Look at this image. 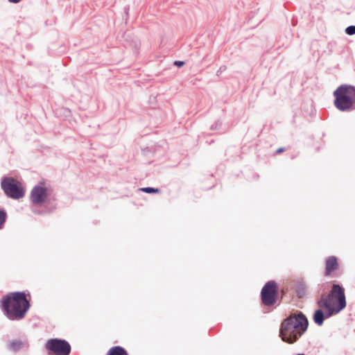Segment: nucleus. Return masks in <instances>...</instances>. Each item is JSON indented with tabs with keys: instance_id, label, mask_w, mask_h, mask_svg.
I'll use <instances>...</instances> for the list:
<instances>
[{
	"instance_id": "nucleus-17",
	"label": "nucleus",
	"mask_w": 355,
	"mask_h": 355,
	"mask_svg": "<svg viewBox=\"0 0 355 355\" xmlns=\"http://www.w3.org/2000/svg\"><path fill=\"white\" fill-rule=\"evenodd\" d=\"M184 64V61L176 60V61L174 62V65H175V66L178 67H182Z\"/></svg>"
},
{
	"instance_id": "nucleus-12",
	"label": "nucleus",
	"mask_w": 355,
	"mask_h": 355,
	"mask_svg": "<svg viewBox=\"0 0 355 355\" xmlns=\"http://www.w3.org/2000/svg\"><path fill=\"white\" fill-rule=\"evenodd\" d=\"M297 293L299 297H302L306 294V288L303 285H300L297 289Z\"/></svg>"
},
{
	"instance_id": "nucleus-7",
	"label": "nucleus",
	"mask_w": 355,
	"mask_h": 355,
	"mask_svg": "<svg viewBox=\"0 0 355 355\" xmlns=\"http://www.w3.org/2000/svg\"><path fill=\"white\" fill-rule=\"evenodd\" d=\"M261 295L262 302L264 305H273L276 302L277 295L276 283L273 281L267 282L261 290Z\"/></svg>"
},
{
	"instance_id": "nucleus-15",
	"label": "nucleus",
	"mask_w": 355,
	"mask_h": 355,
	"mask_svg": "<svg viewBox=\"0 0 355 355\" xmlns=\"http://www.w3.org/2000/svg\"><path fill=\"white\" fill-rule=\"evenodd\" d=\"M6 218V214L3 211H0V229L2 227Z\"/></svg>"
},
{
	"instance_id": "nucleus-2",
	"label": "nucleus",
	"mask_w": 355,
	"mask_h": 355,
	"mask_svg": "<svg viewBox=\"0 0 355 355\" xmlns=\"http://www.w3.org/2000/svg\"><path fill=\"white\" fill-rule=\"evenodd\" d=\"M308 324V320L302 313L291 315L282 322V339L288 343H294L306 331Z\"/></svg>"
},
{
	"instance_id": "nucleus-13",
	"label": "nucleus",
	"mask_w": 355,
	"mask_h": 355,
	"mask_svg": "<svg viewBox=\"0 0 355 355\" xmlns=\"http://www.w3.org/2000/svg\"><path fill=\"white\" fill-rule=\"evenodd\" d=\"M140 190L144 191V192H145V193H158L159 192V189H154V188H152V187H144V188L140 189Z\"/></svg>"
},
{
	"instance_id": "nucleus-18",
	"label": "nucleus",
	"mask_w": 355,
	"mask_h": 355,
	"mask_svg": "<svg viewBox=\"0 0 355 355\" xmlns=\"http://www.w3.org/2000/svg\"><path fill=\"white\" fill-rule=\"evenodd\" d=\"M285 150V148H278L277 150H276V153H283L284 151Z\"/></svg>"
},
{
	"instance_id": "nucleus-14",
	"label": "nucleus",
	"mask_w": 355,
	"mask_h": 355,
	"mask_svg": "<svg viewBox=\"0 0 355 355\" xmlns=\"http://www.w3.org/2000/svg\"><path fill=\"white\" fill-rule=\"evenodd\" d=\"M346 34L352 35L355 34V26H349L345 29Z\"/></svg>"
},
{
	"instance_id": "nucleus-6",
	"label": "nucleus",
	"mask_w": 355,
	"mask_h": 355,
	"mask_svg": "<svg viewBox=\"0 0 355 355\" xmlns=\"http://www.w3.org/2000/svg\"><path fill=\"white\" fill-rule=\"evenodd\" d=\"M45 347L49 355H69L71 352V345L64 340L58 338L49 340Z\"/></svg>"
},
{
	"instance_id": "nucleus-10",
	"label": "nucleus",
	"mask_w": 355,
	"mask_h": 355,
	"mask_svg": "<svg viewBox=\"0 0 355 355\" xmlns=\"http://www.w3.org/2000/svg\"><path fill=\"white\" fill-rule=\"evenodd\" d=\"M106 355H128L126 350L120 346H114L111 347L107 352Z\"/></svg>"
},
{
	"instance_id": "nucleus-5",
	"label": "nucleus",
	"mask_w": 355,
	"mask_h": 355,
	"mask_svg": "<svg viewBox=\"0 0 355 355\" xmlns=\"http://www.w3.org/2000/svg\"><path fill=\"white\" fill-rule=\"evenodd\" d=\"M1 187L5 193L13 199H19L24 195L21 183L12 178H6L1 182Z\"/></svg>"
},
{
	"instance_id": "nucleus-11",
	"label": "nucleus",
	"mask_w": 355,
	"mask_h": 355,
	"mask_svg": "<svg viewBox=\"0 0 355 355\" xmlns=\"http://www.w3.org/2000/svg\"><path fill=\"white\" fill-rule=\"evenodd\" d=\"M24 345H27L26 343H24L21 340H13L9 343V348L12 351H17Z\"/></svg>"
},
{
	"instance_id": "nucleus-3",
	"label": "nucleus",
	"mask_w": 355,
	"mask_h": 355,
	"mask_svg": "<svg viewBox=\"0 0 355 355\" xmlns=\"http://www.w3.org/2000/svg\"><path fill=\"white\" fill-rule=\"evenodd\" d=\"M2 306L9 319L18 320L24 318L29 308V302L24 293L17 292L8 295L2 301Z\"/></svg>"
},
{
	"instance_id": "nucleus-4",
	"label": "nucleus",
	"mask_w": 355,
	"mask_h": 355,
	"mask_svg": "<svg viewBox=\"0 0 355 355\" xmlns=\"http://www.w3.org/2000/svg\"><path fill=\"white\" fill-rule=\"evenodd\" d=\"M335 107L341 112L355 110V86L341 85L334 92Z\"/></svg>"
},
{
	"instance_id": "nucleus-8",
	"label": "nucleus",
	"mask_w": 355,
	"mask_h": 355,
	"mask_svg": "<svg viewBox=\"0 0 355 355\" xmlns=\"http://www.w3.org/2000/svg\"><path fill=\"white\" fill-rule=\"evenodd\" d=\"M49 194L50 193L47 188L36 186L31 191V199L35 205H42L46 202Z\"/></svg>"
},
{
	"instance_id": "nucleus-20",
	"label": "nucleus",
	"mask_w": 355,
	"mask_h": 355,
	"mask_svg": "<svg viewBox=\"0 0 355 355\" xmlns=\"http://www.w3.org/2000/svg\"><path fill=\"white\" fill-rule=\"evenodd\" d=\"M297 355H304V354H297Z\"/></svg>"
},
{
	"instance_id": "nucleus-19",
	"label": "nucleus",
	"mask_w": 355,
	"mask_h": 355,
	"mask_svg": "<svg viewBox=\"0 0 355 355\" xmlns=\"http://www.w3.org/2000/svg\"><path fill=\"white\" fill-rule=\"evenodd\" d=\"M10 3H17L19 2H20L21 0H8Z\"/></svg>"
},
{
	"instance_id": "nucleus-9",
	"label": "nucleus",
	"mask_w": 355,
	"mask_h": 355,
	"mask_svg": "<svg viewBox=\"0 0 355 355\" xmlns=\"http://www.w3.org/2000/svg\"><path fill=\"white\" fill-rule=\"evenodd\" d=\"M338 258L335 256L329 257L325 261V275H331L334 271L338 269Z\"/></svg>"
},
{
	"instance_id": "nucleus-16",
	"label": "nucleus",
	"mask_w": 355,
	"mask_h": 355,
	"mask_svg": "<svg viewBox=\"0 0 355 355\" xmlns=\"http://www.w3.org/2000/svg\"><path fill=\"white\" fill-rule=\"evenodd\" d=\"M226 69L227 67L225 65H221L216 71V76H220Z\"/></svg>"
},
{
	"instance_id": "nucleus-1",
	"label": "nucleus",
	"mask_w": 355,
	"mask_h": 355,
	"mask_svg": "<svg viewBox=\"0 0 355 355\" xmlns=\"http://www.w3.org/2000/svg\"><path fill=\"white\" fill-rule=\"evenodd\" d=\"M319 307L313 315V321L321 326L325 318L338 313L346 306L345 290L338 284H333L328 295H322L317 302Z\"/></svg>"
}]
</instances>
